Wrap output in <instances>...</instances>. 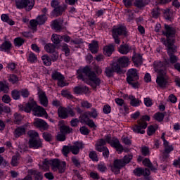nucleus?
<instances>
[{"mask_svg": "<svg viewBox=\"0 0 180 180\" xmlns=\"http://www.w3.org/2000/svg\"><path fill=\"white\" fill-rule=\"evenodd\" d=\"M134 174L136 175V176H141V175H143V176H150L151 172L148 168L142 169L138 167L134 170Z\"/></svg>", "mask_w": 180, "mask_h": 180, "instance_id": "2eb2a0df", "label": "nucleus"}, {"mask_svg": "<svg viewBox=\"0 0 180 180\" xmlns=\"http://www.w3.org/2000/svg\"><path fill=\"white\" fill-rule=\"evenodd\" d=\"M87 113L89 116H90V117H93V119H96V117H98V112L95 108H92L91 111L87 112Z\"/></svg>", "mask_w": 180, "mask_h": 180, "instance_id": "6e6d98bb", "label": "nucleus"}, {"mask_svg": "<svg viewBox=\"0 0 180 180\" xmlns=\"http://www.w3.org/2000/svg\"><path fill=\"white\" fill-rule=\"evenodd\" d=\"M97 151H99L100 153H103V156L104 158H109V149L106 146H104V148H98Z\"/></svg>", "mask_w": 180, "mask_h": 180, "instance_id": "58836bf2", "label": "nucleus"}, {"mask_svg": "<svg viewBox=\"0 0 180 180\" xmlns=\"http://www.w3.org/2000/svg\"><path fill=\"white\" fill-rule=\"evenodd\" d=\"M89 158L92 160V161H98V155L95 151H91L89 155Z\"/></svg>", "mask_w": 180, "mask_h": 180, "instance_id": "4d7b16f0", "label": "nucleus"}, {"mask_svg": "<svg viewBox=\"0 0 180 180\" xmlns=\"http://www.w3.org/2000/svg\"><path fill=\"white\" fill-rule=\"evenodd\" d=\"M70 151H71L70 146H64L62 148V154H63L65 157H68V154H70Z\"/></svg>", "mask_w": 180, "mask_h": 180, "instance_id": "09e8293b", "label": "nucleus"}, {"mask_svg": "<svg viewBox=\"0 0 180 180\" xmlns=\"http://www.w3.org/2000/svg\"><path fill=\"white\" fill-rule=\"evenodd\" d=\"M15 6L17 9H25L29 12L34 6V0H15Z\"/></svg>", "mask_w": 180, "mask_h": 180, "instance_id": "1a4fd4ad", "label": "nucleus"}, {"mask_svg": "<svg viewBox=\"0 0 180 180\" xmlns=\"http://www.w3.org/2000/svg\"><path fill=\"white\" fill-rule=\"evenodd\" d=\"M4 113H11V108L0 103V115H4Z\"/></svg>", "mask_w": 180, "mask_h": 180, "instance_id": "4c0bfd02", "label": "nucleus"}, {"mask_svg": "<svg viewBox=\"0 0 180 180\" xmlns=\"http://www.w3.org/2000/svg\"><path fill=\"white\" fill-rule=\"evenodd\" d=\"M1 19L3 22H6V23H8L10 26H13V25H15V21L11 20L8 14H2L1 16Z\"/></svg>", "mask_w": 180, "mask_h": 180, "instance_id": "2f4dec72", "label": "nucleus"}, {"mask_svg": "<svg viewBox=\"0 0 180 180\" xmlns=\"http://www.w3.org/2000/svg\"><path fill=\"white\" fill-rule=\"evenodd\" d=\"M30 24L31 29H32V30H36L37 29V25H39V22H37V20H31L30 21Z\"/></svg>", "mask_w": 180, "mask_h": 180, "instance_id": "052dcab7", "label": "nucleus"}, {"mask_svg": "<svg viewBox=\"0 0 180 180\" xmlns=\"http://www.w3.org/2000/svg\"><path fill=\"white\" fill-rule=\"evenodd\" d=\"M52 26L56 32H60L63 30V22L58 21V20H55L52 24Z\"/></svg>", "mask_w": 180, "mask_h": 180, "instance_id": "cd10ccee", "label": "nucleus"}, {"mask_svg": "<svg viewBox=\"0 0 180 180\" xmlns=\"http://www.w3.org/2000/svg\"><path fill=\"white\" fill-rule=\"evenodd\" d=\"M79 131L81 134H84V136H88V134H89V133L91 132V131L89 130V129L86 128V127H80Z\"/></svg>", "mask_w": 180, "mask_h": 180, "instance_id": "bf43d9fd", "label": "nucleus"}, {"mask_svg": "<svg viewBox=\"0 0 180 180\" xmlns=\"http://www.w3.org/2000/svg\"><path fill=\"white\" fill-rule=\"evenodd\" d=\"M19 160H20L19 155H13L11 160V165L13 167H18V165H19Z\"/></svg>", "mask_w": 180, "mask_h": 180, "instance_id": "49530a36", "label": "nucleus"}, {"mask_svg": "<svg viewBox=\"0 0 180 180\" xmlns=\"http://www.w3.org/2000/svg\"><path fill=\"white\" fill-rule=\"evenodd\" d=\"M77 78L79 79H82V81H85V76L88 77L89 81H91L95 84V85H101V79H99L97 76L95 72L92 71L91 70V68L86 66L82 69H79L77 70Z\"/></svg>", "mask_w": 180, "mask_h": 180, "instance_id": "7ed1b4c3", "label": "nucleus"}, {"mask_svg": "<svg viewBox=\"0 0 180 180\" xmlns=\"http://www.w3.org/2000/svg\"><path fill=\"white\" fill-rule=\"evenodd\" d=\"M20 94L21 96H23V98H28L30 93H29V90H27V89H23L20 91Z\"/></svg>", "mask_w": 180, "mask_h": 180, "instance_id": "0e129e2a", "label": "nucleus"}, {"mask_svg": "<svg viewBox=\"0 0 180 180\" xmlns=\"http://www.w3.org/2000/svg\"><path fill=\"white\" fill-rule=\"evenodd\" d=\"M41 60L44 65H50L51 64V58L47 55H44L41 56Z\"/></svg>", "mask_w": 180, "mask_h": 180, "instance_id": "de8ad7c7", "label": "nucleus"}, {"mask_svg": "<svg viewBox=\"0 0 180 180\" xmlns=\"http://www.w3.org/2000/svg\"><path fill=\"white\" fill-rule=\"evenodd\" d=\"M38 96L41 105L44 106V108H47V106H49V98L46 95V92L40 89V88H38Z\"/></svg>", "mask_w": 180, "mask_h": 180, "instance_id": "ddd939ff", "label": "nucleus"}, {"mask_svg": "<svg viewBox=\"0 0 180 180\" xmlns=\"http://www.w3.org/2000/svg\"><path fill=\"white\" fill-rule=\"evenodd\" d=\"M89 48L91 53H92L93 54H96V53H98V50L99 49L98 41H92V42L89 44Z\"/></svg>", "mask_w": 180, "mask_h": 180, "instance_id": "412c9836", "label": "nucleus"}, {"mask_svg": "<svg viewBox=\"0 0 180 180\" xmlns=\"http://www.w3.org/2000/svg\"><path fill=\"white\" fill-rule=\"evenodd\" d=\"M154 116L155 120H158V122H162L165 115L162 112H157L155 114Z\"/></svg>", "mask_w": 180, "mask_h": 180, "instance_id": "3c124183", "label": "nucleus"}, {"mask_svg": "<svg viewBox=\"0 0 180 180\" xmlns=\"http://www.w3.org/2000/svg\"><path fill=\"white\" fill-rule=\"evenodd\" d=\"M114 51H115V46H113L112 44L105 46L103 48V54L105 56H107V57H110V56H112V53Z\"/></svg>", "mask_w": 180, "mask_h": 180, "instance_id": "6ab92c4d", "label": "nucleus"}, {"mask_svg": "<svg viewBox=\"0 0 180 180\" xmlns=\"http://www.w3.org/2000/svg\"><path fill=\"white\" fill-rule=\"evenodd\" d=\"M115 103L117 105H119V106H122L124 112H129V107L127 103H124V101L122 98H115Z\"/></svg>", "mask_w": 180, "mask_h": 180, "instance_id": "b1692460", "label": "nucleus"}, {"mask_svg": "<svg viewBox=\"0 0 180 180\" xmlns=\"http://www.w3.org/2000/svg\"><path fill=\"white\" fill-rule=\"evenodd\" d=\"M65 162L60 161L58 159H53L51 162V165L53 171H57L58 169L60 174H63L65 171Z\"/></svg>", "mask_w": 180, "mask_h": 180, "instance_id": "9b49d317", "label": "nucleus"}, {"mask_svg": "<svg viewBox=\"0 0 180 180\" xmlns=\"http://www.w3.org/2000/svg\"><path fill=\"white\" fill-rule=\"evenodd\" d=\"M34 127L39 129L41 131L49 130V124L41 119H36L33 122Z\"/></svg>", "mask_w": 180, "mask_h": 180, "instance_id": "f8f14e48", "label": "nucleus"}, {"mask_svg": "<svg viewBox=\"0 0 180 180\" xmlns=\"http://www.w3.org/2000/svg\"><path fill=\"white\" fill-rule=\"evenodd\" d=\"M130 50H131V48L127 44L120 45L118 49L121 54H127Z\"/></svg>", "mask_w": 180, "mask_h": 180, "instance_id": "c85d7f7f", "label": "nucleus"}, {"mask_svg": "<svg viewBox=\"0 0 180 180\" xmlns=\"http://www.w3.org/2000/svg\"><path fill=\"white\" fill-rule=\"evenodd\" d=\"M42 136L45 141H48V142L53 141V136L51 133L44 132L42 134Z\"/></svg>", "mask_w": 180, "mask_h": 180, "instance_id": "c03bdc74", "label": "nucleus"}, {"mask_svg": "<svg viewBox=\"0 0 180 180\" xmlns=\"http://www.w3.org/2000/svg\"><path fill=\"white\" fill-rule=\"evenodd\" d=\"M11 95L13 99H15V101L18 99H20V91H18V90H13L11 92Z\"/></svg>", "mask_w": 180, "mask_h": 180, "instance_id": "5fc2aeb1", "label": "nucleus"}, {"mask_svg": "<svg viewBox=\"0 0 180 180\" xmlns=\"http://www.w3.org/2000/svg\"><path fill=\"white\" fill-rule=\"evenodd\" d=\"M167 63L162 61H155L153 63L155 72L158 73L156 84L160 88H166L168 85V76L167 75Z\"/></svg>", "mask_w": 180, "mask_h": 180, "instance_id": "f03ea898", "label": "nucleus"}, {"mask_svg": "<svg viewBox=\"0 0 180 180\" xmlns=\"http://www.w3.org/2000/svg\"><path fill=\"white\" fill-rule=\"evenodd\" d=\"M60 131L63 134H70V133H72V128L66 125H62L60 127Z\"/></svg>", "mask_w": 180, "mask_h": 180, "instance_id": "72a5a7b5", "label": "nucleus"}, {"mask_svg": "<svg viewBox=\"0 0 180 180\" xmlns=\"http://www.w3.org/2000/svg\"><path fill=\"white\" fill-rule=\"evenodd\" d=\"M114 64H117V65L121 67L124 68V67H128L129 65V58L127 56H122L120 58L117 62H115Z\"/></svg>", "mask_w": 180, "mask_h": 180, "instance_id": "f3484780", "label": "nucleus"}, {"mask_svg": "<svg viewBox=\"0 0 180 180\" xmlns=\"http://www.w3.org/2000/svg\"><path fill=\"white\" fill-rule=\"evenodd\" d=\"M124 162H123V160H115L113 163L114 168H123L124 167Z\"/></svg>", "mask_w": 180, "mask_h": 180, "instance_id": "f704fd0d", "label": "nucleus"}, {"mask_svg": "<svg viewBox=\"0 0 180 180\" xmlns=\"http://www.w3.org/2000/svg\"><path fill=\"white\" fill-rule=\"evenodd\" d=\"M30 173L31 175H34L36 180H42L43 174L40 172H37L36 170H30Z\"/></svg>", "mask_w": 180, "mask_h": 180, "instance_id": "e433bc0d", "label": "nucleus"}, {"mask_svg": "<svg viewBox=\"0 0 180 180\" xmlns=\"http://www.w3.org/2000/svg\"><path fill=\"white\" fill-rule=\"evenodd\" d=\"M46 20V15L44 14L39 16L37 18V22H38V25H43L44 23H45Z\"/></svg>", "mask_w": 180, "mask_h": 180, "instance_id": "603ef678", "label": "nucleus"}, {"mask_svg": "<svg viewBox=\"0 0 180 180\" xmlns=\"http://www.w3.org/2000/svg\"><path fill=\"white\" fill-rule=\"evenodd\" d=\"M25 44V40L23 38L21 37H17L14 39V45L15 47H20L21 46H23Z\"/></svg>", "mask_w": 180, "mask_h": 180, "instance_id": "37998d69", "label": "nucleus"}, {"mask_svg": "<svg viewBox=\"0 0 180 180\" xmlns=\"http://www.w3.org/2000/svg\"><path fill=\"white\" fill-rule=\"evenodd\" d=\"M143 165L145 167H147L148 168H150V171H157V168H155L154 167V165H153V163L151 162V161H150V159L148 158H145L143 160Z\"/></svg>", "mask_w": 180, "mask_h": 180, "instance_id": "bb28decb", "label": "nucleus"}, {"mask_svg": "<svg viewBox=\"0 0 180 180\" xmlns=\"http://www.w3.org/2000/svg\"><path fill=\"white\" fill-rule=\"evenodd\" d=\"M67 8H68V6H67V4H63L54 8L52 11V13L54 16H61V15L65 12Z\"/></svg>", "mask_w": 180, "mask_h": 180, "instance_id": "dca6fc26", "label": "nucleus"}, {"mask_svg": "<svg viewBox=\"0 0 180 180\" xmlns=\"http://www.w3.org/2000/svg\"><path fill=\"white\" fill-rule=\"evenodd\" d=\"M11 47H12L11 41H6L0 46V51H7L8 50H11Z\"/></svg>", "mask_w": 180, "mask_h": 180, "instance_id": "c756f323", "label": "nucleus"}, {"mask_svg": "<svg viewBox=\"0 0 180 180\" xmlns=\"http://www.w3.org/2000/svg\"><path fill=\"white\" fill-rule=\"evenodd\" d=\"M89 91V89L86 86H75L74 88L75 94H86Z\"/></svg>", "mask_w": 180, "mask_h": 180, "instance_id": "5701e85b", "label": "nucleus"}, {"mask_svg": "<svg viewBox=\"0 0 180 180\" xmlns=\"http://www.w3.org/2000/svg\"><path fill=\"white\" fill-rule=\"evenodd\" d=\"M113 72H117V74H124L126 71L122 70V68H120L117 63H113L110 66L105 68V73L106 77L110 78V77H113Z\"/></svg>", "mask_w": 180, "mask_h": 180, "instance_id": "9d476101", "label": "nucleus"}, {"mask_svg": "<svg viewBox=\"0 0 180 180\" xmlns=\"http://www.w3.org/2000/svg\"><path fill=\"white\" fill-rule=\"evenodd\" d=\"M24 110L27 113H30L32 110L33 115H34V116H38V117H41L42 116L47 117V116H49L46 110L42 107L37 105V103H36V101L33 99L25 105Z\"/></svg>", "mask_w": 180, "mask_h": 180, "instance_id": "20e7f679", "label": "nucleus"}, {"mask_svg": "<svg viewBox=\"0 0 180 180\" xmlns=\"http://www.w3.org/2000/svg\"><path fill=\"white\" fill-rule=\"evenodd\" d=\"M58 115L60 119H67L68 117V110L64 108H59L58 110Z\"/></svg>", "mask_w": 180, "mask_h": 180, "instance_id": "a878e982", "label": "nucleus"}, {"mask_svg": "<svg viewBox=\"0 0 180 180\" xmlns=\"http://www.w3.org/2000/svg\"><path fill=\"white\" fill-rule=\"evenodd\" d=\"M51 77L55 81H64L65 79V77H64L63 75H62L59 72L54 71L51 74Z\"/></svg>", "mask_w": 180, "mask_h": 180, "instance_id": "393cba45", "label": "nucleus"}, {"mask_svg": "<svg viewBox=\"0 0 180 180\" xmlns=\"http://www.w3.org/2000/svg\"><path fill=\"white\" fill-rule=\"evenodd\" d=\"M147 120L148 122H150V116L148 115H143L140 119V120L138 121V124L135 125V127H133V131L134 133H140V134H144L146 133V131L143 130L142 129H147ZM142 129V130H141Z\"/></svg>", "mask_w": 180, "mask_h": 180, "instance_id": "423d86ee", "label": "nucleus"}, {"mask_svg": "<svg viewBox=\"0 0 180 180\" xmlns=\"http://www.w3.org/2000/svg\"><path fill=\"white\" fill-rule=\"evenodd\" d=\"M112 37L116 44H120V39L119 36H127V31L126 27L120 25L117 28H113L112 30Z\"/></svg>", "mask_w": 180, "mask_h": 180, "instance_id": "6e6552de", "label": "nucleus"}, {"mask_svg": "<svg viewBox=\"0 0 180 180\" xmlns=\"http://www.w3.org/2000/svg\"><path fill=\"white\" fill-rule=\"evenodd\" d=\"M47 53H54L56 51V45L53 44H47L44 47Z\"/></svg>", "mask_w": 180, "mask_h": 180, "instance_id": "c9c22d12", "label": "nucleus"}, {"mask_svg": "<svg viewBox=\"0 0 180 180\" xmlns=\"http://www.w3.org/2000/svg\"><path fill=\"white\" fill-rule=\"evenodd\" d=\"M129 99L131 100L130 105L134 107L140 106V103H141V100L139 98H136L134 96H129Z\"/></svg>", "mask_w": 180, "mask_h": 180, "instance_id": "4be33fe9", "label": "nucleus"}, {"mask_svg": "<svg viewBox=\"0 0 180 180\" xmlns=\"http://www.w3.org/2000/svg\"><path fill=\"white\" fill-rule=\"evenodd\" d=\"M25 133H26V129L23 127L16 128L14 131L15 137H20V136H23Z\"/></svg>", "mask_w": 180, "mask_h": 180, "instance_id": "7c9ffc66", "label": "nucleus"}, {"mask_svg": "<svg viewBox=\"0 0 180 180\" xmlns=\"http://www.w3.org/2000/svg\"><path fill=\"white\" fill-rule=\"evenodd\" d=\"M89 115H88V112H84V114H82L79 119L80 123H86L90 119H89Z\"/></svg>", "mask_w": 180, "mask_h": 180, "instance_id": "a19ab883", "label": "nucleus"}, {"mask_svg": "<svg viewBox=\"0 0 180 180\" xmlns=\"http://www.w3.org/2000/svg\"><path fill=\"white\" fill-rule=\"evenodd\" d=\"M152 18L154 19H158L160 18V15H161L160 8L158 7H156L152 10L151 12Z\"/></svg>", "mask_w": 180, "mask_h": 180, "instance_id": "ea45409f", "label": "nucleus"}, {"mask_svg": "<svg viewBox=\"0 0 180 180\" xmlns=\"http://www.w3.org/2000/svg\"><path fill=\"white\" fill-rule=\"evenodd\" d=\"M127 81L129 85L133 88H139V75H137V70L130 69L127 75Z\"/></svg>", "mask_w": 180, "mask_h": 180, "instance_id": "0eeeda50", "label": "nucleus"}, {"mask_svg": "<svg viewBox=\"0 0 180 180\" xmlns=\"http://www.w3.org/2000/svg\"><path fill=\"white\" fill-rule=\"evenodd\" d=\"M132 61L135 67H140L143 64V56L139 53H135L132 56Z\"/></svg>", "mask_w": 180, "mask_h": 180, "instance_id": "a211bd4d", "label": "nucleus"}, {"mask_svg": "<svg viewBox=\"0 0 180 180\" xmlns=\"http://www.w3.org/2000/svg\"><path fill=\"white\" fill-rule=\"evenodd\" d=\"M165 28L166 32H163V34L166 36L167 39H162L163 44L167 47V53L169 56V60L170 63L172 64H175L176 61H178V58H176V56L174 55V53L176 51V49H175V46H174V38L175 37V28L170 27L168 25H165Z\"/></svg>", "mask_w": 180, "mask_h": 180, "instance_id": "f257e3e1", "label": "nucleus"}, {"mask_svg": "<svg viewBox=\"0 0 180 180\" xmlns=\"http://www.w3.org/2000/svg\"><path fill=\"white\" fill-rule=\"evenodd\" d=\"M131 160H133V155H128L124 157V158L122 159V161L124 163V165H126V164H129V162H130Z\"/></svg>", "mask_w": 180, "mask_h": 180, "instance_id": "e2e57ef3", "label": "nucleus"}, {"mask_svg": "<svg viewBox=\"0 0 180 180\" xmlns=\"http://www.w3.org/2000/svg\"><path fill=\"white\" fill-rule=\"evenodd\" d=\"M82 147V143L76 142L75 145L70 146V151L75 155L79 154V148Z\"/></svg>", "mask_w": 180, "mask_h": 180, "instance_id": "aec40b11", "label": "nucleus"}, {"mask_svg": "<svg viewBox=\"0 0 180 180\" xmlns=\"http://www.w3.org/2000/svg\"><path fill=\"white\" fill-rule=\"evenodd\" d=\"M155 129L154 128V126L150 125L148 127V136H153L154 133H155Z\"/></svg>", "mask_w": 180, "mask_h": 180, "instance_id": "774afa93", "label": "nucleus"}, {"mask_svg": "<svg viewBox=\"0 0 180 180\" xmlns=\"http://www.w3.org/2000/svg\"><path fill=\"white\" fill-rule=\"evenodd\" d=\"M28 144L30 148L37 149L41 148V147H43V143H41V139H30Z\"/></svg>", "mask_w": 180, "mask_h": 180, "instance_id": "4468645a", "label": "nucleus"}, {"mask_svg": "<svg viewBox=\"0 0 180 180\" xmlns=\"http://www.w3.org/2000/svg\"><path fill=\"white\" fill-rule=\"evenodd\" d=\"M51 40L54 44H60L61 43V36L53 34H52Z\"/></svg>", "mask_w": 180, "mask_h": 180, "instance_id": "79ce46f5", "label": "nucleus"}, {"mask_svg": "<svg viewBox=\"0 0 180 180\" xmlns=\"http://www.w3.org/2000/svg\"><path fill=\"white\" fill-rule=\"evenodd\" d=\"M62 50L63 51H64L66 57H68V56H70V48H68V45L67 44H63L62 45Z\"/></svg>", "mask_w": 180, "mask_h": 180, "instance_id": "13d9d810", "label": "nucleus"}, {"mask_svg": "<svg viewBox=\"0 0 180 180\" xmlns=\"http://www.w3.org/2000/svg\"><path fill=\"white\" fill-rule=\"evenodd\" d=\"M9 91V88L6 84H4L1 82H0V92H8Z\"/></svg>", "mask_w": 180, "mask_h": 180, "instance_id": "338daca9", "label": "nucleus"}, {"mask_svg": "<svg viewBox=\"0 0 180 180\" xmlns=\"http://www.w3.org/2000/svg\"><path fill=\"white\" fill-rule=\"evenodd\" d=\"M81 106L82 108H86V109H90V108H92V104L86 101H83L81 102Z\"/></svg>", "mask_w": 180, "mask_h": 180, "instance_id": "69168bd1", "label": "nucleus"}, {"mask_svg": "<svg viewBox=\"0 0 180 180\" xmlns=\"http://www.w3.org/2000/svg\"><path fill=\"white\" fill-rule=\"evenodd\" d=\"M144 104L147 106V108H150L153 106V100L150 98H143Z\"/></svg>", "mask_w": 180, "mask_h": 180, "instance_id": "680f3d73", "label": "nucleus"}, {"mask_svg": "<svg viewBox=\"0 0 180 180\" xmlns=\"http://www.w3.org/2000/svg\"><path fill=\"white\" fill-rule=\"evenodd\" d=\"M27 134L29 137H30V140H36L37 139H39V133L36 132V131L30 130L27 132Z\"/></svg>", "mask_w": 180, "mask_h": 180, "instance_id": "a18cd8bd", "label": "nucleus"}, {"mask_svg": "<svg viewBox=\"0 0 180 180\" xmlns=\"http://www.w3.org/2000/svg\"><path fill=\"white\" fill-rule=\"evenodd\" d=\"M28 61L32 63H36L37 61V56L34 53H30L28 56Z\"/></svg>", "mask_w": 180, "mask_h": 180, "instance_id": "864d4df0", "label": "nucleus"}, {"mask_svg": "<svg viewBox=\"0 0 180 180\" xmlns=\"http://www.w3.org/2000/svg\"><path fill=\"white\" fill-rule=\"evenodd\" d=\"M134 5L136 8H144L146 5H148V1H144V0H135Z\"/></svg>", "mask_w": 180, "mask_h": 180, "instance_id": "473e14b6", "label": "nucleus"}, {"mask_svg": "<svg viewBox=\"0 0 180 180\" xmlns=\"http://www.w3.org/2000/svg\"><path fill=\"white\" fill-rule=\"evenodd\" d=\"M22 119L23 117H22V115H20V114H18V112H15L14 114V123H15V124H19V123L22 122Z\"/></svg>", "mask_w": 180, "mask_h": 180, "instance_id": "8fccbe9b", "label": "nucleus"}, {"mask_svg": "<svg viewBox=\"0 0 180 180\" xmlns=\"http://www.w3.org/2000/svg\"><path fill=\"white\" fill-rule=\"evenodd\" d=\"M106 142L108 143V144H110L112 147H114L117 149V151H120L122 153L123 151V146L120 144V142L119 141V139L116 138H112L111 139L110 136L109 135H107L105 136V140L104 139H100L96 145V150H98V148H103L106 145Z\"/></svg>", "mask_w": 180, "mask_h": 180, "instance_id": "39448f33", "label": "nucleus"}]
</instances>
